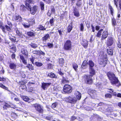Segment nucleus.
Segmentation results:
<instances>
[{
    "instance_id": "1",
    "label": "nucleus",
    "mask_w": 121,
    "mask_h": 121,
    "mask_svg": "<svg viewBox=\"0 0 121 121\" xmlns=\"http://www.w3.org/2000/svg\"><path fill=\"white\" fill-rule=\"evenodd\" d=\"M107 76L112 84L117 86H119L120 85V83L117 78L115 76V74L113 73L110 72H108Z\"/></svg>"
},
{
    "instance_id": "2",
    "label": "nucleus",
    "mask_w": 121,
    "mask_h": 121,
    "mask_svg": "<svg viewBox=\"0 0 121 121\" xmlns=\"http://www.w3.org/2000/svg\"><path fill=\"white\" fill-rule=\"evenodd\" d=\"M89 73L90 75H86V78L87 83L91 84L92 83V79L91 77H92L93 75L95 74V71L92 68H90Z\"/></svg>"
},
{
    "instance_id": "3",
    "label": "nucleus",
    "mask_w": 121,
    "mask_h": 121,
    "mask_svg": "<svg viewBox=\"0 0 121 121\" xmlns=\"http://www.w3.org/2000/svg\"><path fill=\"white\" fill-rule=\"evenodd\" d=\"M64 49L67 50H70L72 49L71 41L69 40H67L64 44Z\"/></svg>"
},
{
    "instance_id": "4",
    "label": "nucleus",
    "mask_w": 121,
    "mask_h": 121,
    "mask_svg": "<svg viewBox=\"0 0 121 121\" xmlns=\"http://www.w3.org/2000/svg\"><path fill=\"white\" fill-rule=\"evenodd\" d=\"M65 101L67 102L72 104H74L77 101V99L75 97L72 98L69 96L66 99Z\"/></svg>"
},
{
    "instance_id": "5",
    "label": "nucleus",
    "mask_w": 121,
    "mask_h": 121,
    "mask_svg": "<svg viewBox=\"0 0 121 121\" xmlns=\"http://www.w3.org/2000/svg\"><path fill=\"white\" fill-rule=\"evenodd\" d=\"M63 91L65 93H70L72 91V88L70 85H65L64 86Z\"/></svg>"
},
{
    "instance_id": "6",
    "label": "nucleus",
    "mask_w": 121,
    "mask_h": 121,
    "mask_svg": "<svg viewBox=\"0 0 121 121\" xmlns=\"http://www.w3.org/2000/svg\"><path fill=\"white\" fill-rule=\"evenodd\" d=\"M106 91L110 93H112L113 95L117 96L121 98V94L120 93H118L117 94L116 92L114 91V90L112 89L111 88H106Z\"/></svg>"
},
{
    "instance_id": "7",
    "label": "nucleus",
    "mask_w": 121,
    "mask_h": 121,
    "mask_svg": "<svg viewBox=\"0 0 121 121\" xmlns=\"http://www.w3.org/2000/svg\"><path fill=\"white\" fill-rule=\"evenodd\" d=\"M34 107L35 109L39 112L41 113L43 112V110L40 104H35L34 105Z\"/></svg>"
},
{
    "instance_id": "8",
    "label": "nucleus",
    "mask_w": 121,
    "mask_h": 121,
    "mask_svg": "<svg viewBox=\"0 0 121 121\" xmlns=\"http://www.w3.org/2000/svg\"><path fill=\"white\" fill-rule=\"evenodd\" d=\"M37 7V6H35L33 7L32 9H31V6H30V9L29 8H26L30 11V13L31 14L34 15L36 12Z\"/></svg>"
},
{
    "instance_id": "9",
    "label": "nucleus",
    "mask_w": 121,
    "mask_h": 121,
    "mask_svg": "<svg viewBox=\"0 0 121 121\" xmlns=\"http://www.w3.org/2000/svg\"><path fill=\"white\" fill-rule=\"evenodd\" d=\"M73 13L76 17H78L80 16V14L78 12L79 8L78 7H73Z\"/></svg>"
},
{
    "instance_id": "10",
    "label": "nucleus",
    "mask_w": 121,
    "mask_h": 121,
    "mask_svg": "<svg viewBox=\"0 0 121 121\" xmlns=\"http://www.w3.org/2000/svg\"><path fill=\"white\" fill-rule=\"evenodd\" d=\"M25 2L26 8H29L30 9L31 6L29 4H33L34 2L33 0H26Z\"/></svg>"
},
{
    "instance_id": "11",
    "label": "nucleus",
    "mask_w": 121,
    "mask_h": 121,
    "mask_svg": "<svg viewBox=\"0 0 121 121\" xmlns=\"http://www.w3.org/2000/svg\"><path fill=\"white\" fill-rule=\"evenodd\" d=\"M113 43V40L112 37H109L108 39L107 45L108 47L111 46Z\"/></svg>"
},
{
    "instance_id": "12",
    "label": "nucleus",
    "mask_w": 121,
    "mask_h": 121,
    "mask_svg": "<svg viewBox=\"0 0 121 121\" xmlns=\"http://www.w3.org/2000/svg\"><path fill=\"white\" fill-rule=\"evenodd\" d=\"M51 84V83H45L43 82L42 84L41 87L44 90H45Z\"/></svg>"
},
{
    "instance_id": "13",
    "label": "nucleus",
    "mask_w": 121,
    "mask_h": 121,
    "mask_svg": "<svg viewBox=\"0 0 121 121\" xmlns=\"http://www.w3.org/2000/svg\"><path fill=\"white\" fill-rule=\"evenodd\" d=\"M115 4L117 8L118 7V4H119L120 9L121 10V0H114Z\"/></svg>"
},
{
    "instance_id": "14",
    "label": "nucleus",
    "mask_w": 121,
    "mask_h": 121,
    "mask_svg": "<svg viewBox=\"0 0 121 121\" xmlns=\"http://www.w3.org/2000/svg\"><path fill=\"white\" fill-rule=\"evenodd\" d=\"M108 108L107 109L106 113L107 112V111L109 113V114H108V115H111L112 113H113L112 112L113 110L112 108L111 105H108Z\"/></svg>"
},
{
    "instance_id": "15",
    "label": "nucleus",
    "mask_w": 121,
    "mask_h": 121,
    "mask_svg": "<svg viewBox=\"0 0 121 121\" xmlns=\"http://www.w3.org/2000/svg\"><path fill=\"white\" fill-rule=\"evenodd\" d=\"M75 95L76 97V99L77 98L78 100L80 99L81 97V95L80 92L78 91H76L75 92Z\"/></svg>"
},
{
    "instance_id": "16",
    "label": "nucleus",
    "mask_w": 121,
    "mask_h": 121,
    "mask_svg": "<svg viewBox=\"0 0 121 121\" xmlns=\"http://www.w3.org/2000/svg\"><path fill=\"white\" fill-rule=\"evenodd\" d=\"M16 64L13 62H11L9 64V67L11 69H16Z\"/></svg>"
},
{
    "instance_id": "17",
    "label": "nucleus",
    "mask_w": 121,
    "mask_h": 121,
    "mask_svg": "<svg viewBox=\"0 0 121 121\" xmlns=\"http://www.w3.org/2000/svg\"><path fill=\"white\" fill-rule=\"evenodd\" d=\"M34 54H35L36 55H39L40 54H42L43 55H45V53L42 51H39L34 50L32 52Z\"/></svg>"
},
{
    "instance_id": "18",
    "label": "nucleus",
    "mask_w": 121,
    "mask_h": 121,
    "mask_svg": "<svg viewBox=\"0 0 121 121\" xmlns=\"http://www.w3.org/2000/svg\"><path fill=\"white\" fill-rule=\"evenodd\" d=\"M83 43H82V45L85 48H86L88 44V41L85 40L82 41Z\"/></svg>"
},
{
    "instance_id": "19",
    "label": "nucleus",
    "mask_w": 121,
    "mask_h": 121,
    "mask_svg": "<svg viewBox=\"0 0 121 121\" xmlns=\"http://www.w3.org/2000/svg\"><path fill=\"white\" fill-rule=\"evenodd\" d=\"M21 52L23 55L27 56L28 55V52L25 49L22 48L21 49Z\"/></svg>"
},
{
    "instance_id": "20",
    "label": "nucleus",
    "mask_w": 121,
    "mask_h": 121,
    "mask_svg": "<svg viewBox=\"0 0 121 121\" xmlns=\"http://www.w3.org/2000/svg\"><path fill=\"white\" fill-rule=\"evenodd\" d=\"M20 59L22 60L23 63L25 64H26L27 63L26 60L25 59L23 56L22 55H20Z\"/></svg>"
},
{
    "instance_id": "21",
    "label": "nucleus",
    "mask_w": 121,
    "mask_h": 121,
    "mask_svg": "<svg viewBox=\"0 0 121 121\" xmlns=\"http://www.w3.org/2000/svg\"><path fill=\"white\" fill-rule=\"evenodd\" d=\"M13 18L15 20H18L19 21H21L22 18L20 15H16L13 16Z\"/></svg>"
},
{
    "instance_id": "22",
    "label": "nucleus",
    "mask_w": 121,
    "mask_h": 121,
    "mask_svg": "<svg viewBox=\"0 0 121 121\" xmlns=\"http://www.w3.org/2000/svg\"><path fill=\"white\" fill-rule=\"evenodd\" d=\"M28 23L32 26L35 23V19L33 18L32 19H29L28 20Z\"/></svg>"
},
{
    "instance_id": "23",
    "label": "nucleus",
    "mask_w": 121,
    "mask_h": 121,
    "mask_svg": "<svg viewBox=\"0 0 121 121\" xmlns=\"http://www.w3.org/2000/svg\"><path fill=\"white\" fill-rule=\"evenodd\" d=\"M48 76L51 78H56L57 76L54 73H51L48 74Z\"/></svg>"
},
{
    "instance_id": "24",
    "label": "nucleus",
    "mask_w": 121,
    "mask_h": 121,
    "mask_svg": "<svg viewBox=\"0 0 121 121\" xmlns=\"http://www.w3.org/2000/svg\"><path fill=\"white\" fill-rule=\"evenodd\" d=\"M49 34L46 35L42 38V40L43 41H46L49 38Z\"/></svg>"
},
{
    "instance_id": "25",
    "label": "nucleus",
    "mask_w": 121,
    "mask_h": 121,
    "mask_svg": "<svg viewBox=\"0 0 121 121\" xmlns=\"http://www.w3.org/2000/svg\"><path fill=\"white\" fill-rule=\"evenodd\" d=\"M10 107V106L9 104L7 103H5L4 105L3 108L4 109H7L9 108Z\"/></svg>"
},
{
    "instance_id": "26",
    "label": "nucleus",
    "mask_w": 121,
    "mask_h": 121,
    "mask_svg": "<svg viewBox=\"0 0 121 121\" xmlns=\"http://www.w3.org/2000/svg\"><path fill=\"white\" fill-rule=\"evenodd\" d=\"M64 60L63 58H60L59 59V62L60 65H62L64 63Z\"/></svg>"
},
{
    "instance_id": "27",
    "label": "nucleus",
    "mask_w": 121,
    "mask_h": 121,
    "mask_svg": "<svg viewBox=\"0 0 121 121\" xmlns=\"http://www.w3.org/2000/svg\"><path fill=\"white\" fill-rule=\"evenodd\" d=\"M27 35L31 37L34 36L35 33L33 32L30 31L27 33Z\"/></svg>"
},
{
    "instance_id": "28",
    "label": "nucleus",
    "mask_w": 121,
    "mask_h": 121,
    "mask_svg": "<svg viewBox=\"0 0 121 121\" xmlns=\"http://www.w3.org/2000/svg\"><path fill=\"white\" fill-rule=\"evenodd\" d=\"M73 67L75 71H77V68L78 67V66L77 64L75 63L73 64Z\"/></svg>"
},
{
    "instance_id": "29",
    "label": "nucleus",
    "mask_w": 121,
    "mask_h": 121,
    "mask_svg": "<svg viewBox=\"0 0 121 121\" xmlns=\"http://www.w3.org/2000/svg\"><path fill=\"white\" fill-rule=\"evenodd\" d=\"M23 25L25 28H29L30 26H31V25L28 23H25L23 24Z\"/></svg>"
},
{
    "instance_id": "30",
    "label": "nucleus",
    "mask_w": 121,
    "mask_h": 121,
    "mask_svg": "<svg viewBox=\"0 0 121 121\" xmlns=\"http://www.w3.org/2000/svg\"><path fill=\"white\" fill-rule=\"evenodd\" d=\"M22 99L23 100L26 102L28 101L30 99L29 98L26 96H23Z\"/></svg>"
},
{
    "instance_id": "31",
    "label": "nucleus",
    "mask_w": 121,
    "mask_h": 121,
    "mask_svg": "<svg viewBox=\"0 0 121 121\" xmlns=\"http://www.w3.org/2000/svg\"><path fill=\"white\" fill-rule=\"evenodd\" d=\"M0 87L8 91V88L1 83H0Z\"/></svg>"
},
{
    "instance_id": "32",
    "label": "nucleus",
    "mask_w": 121,
    "mask_h": 121,
    "mask_svg": "<svg viewBox=\"0 0 121 121\" xmlns=\"http://www.w3.org/2000/svg\"><path fill=\"white\" fill-rule=\"evenodd\" d=\"M89 64L90 67V68H92L94 66V63L91 60L89 61Z\"/></svg>"
},
{
    "instance_id": "33",
    "label": "nucleus",
    "mask_w": 121,
    "mask_h": 121,
    "mask_svg": "<svg viewBox=\"0 0 121 121\" xmlns=\"http://www.w3.org/2000/svg\"><path fill=\"white\" fill-rule=\"evenodd\" d=\"M107 52L109 55H112L113 53L112 50V49H107Z\"/></svg>"
},
{
    "instance_id": "34",
    "label": "nucleus",
    "mask_w": 121,
    "mask_h": 121,
    "mask_svg": "<svg viewBox=\"0 0 121 121\" xmlns=\"http://www.w3.org/2000/svg\"><path fill=\"white\" fill-rule=\"evenodd\" d=\"M30 45L32 48H35L38 47L37 45L34 43H31Z\"/></svg>"
},
{
    "instance_id": "35",
    "label": "nucleus",
    "mask_w": 121,
    "mask_h": 121,
    "mask_svg": "<svg viewBox=\"0 0 121 121\" xmlns=\"http://www.w3.org/2000/svg\"><path fill=\"white\" fill-rule=\"evenodd\" d=\"M68 82V81L66 80L65 78H63V79L61 81V84L62 85Z\"/></svg>"
},
{
    "instance_id": "36",
    "label": "nucleus",
    "mask_w": 121,
    "mask_h": 121,
    "mask_svg": "<svg viewBox=\"0 0 121 121\" xmlns=\"http://www.w3.org/2000/svg\"><path fill=\"white\" fill-rule=\"evenodd\" d=\"M40 4L41 10H43L44 8V3L43 2H41L40 3Z\"/></svg>"
},
{
    "instance_id": "37",
    "label": "nucleus",
    "mask_w": 121,
    "mask_h": 121,
    "mask_svg": "<svg viewBox=\"0 0 121 121\" xmlns=\"http://www.w3.org/2000/svg\"><path fill=\"white\" fill-rule=\"evenodd\" d=\"M106 31H104L102 35V39L103 40L105 39L106 38Z\"/></svg>"
},
{
    "instance_id": "38",
    "label": "nucleus",
    "mask_w": 121,
    "mask_h": 121,
    "mask_svg": "<svg viewBox=\"0 0 121 121\" xmlns=\"http://www.w3.org/2000/svg\"><path fill=\"white\" fill-rule=\"evenodd\" d=\"M109 9L110 10V11H111V14L112 15H113V9L112 8V6H111V5H109Z\"/></svg>"
},
{
    "instance_id": "39",
    "label": "nucleus",
    "mask_w": 121,
    "mask_h": 121,
    "mask_svg": "<svg viewBox=\"0 0 121 121\" xmlns=\"http://www.w3.org/2000/svg\"><path fill=\"white\" fill-rule=\"evenodd\" d=\"M72 29V25H69L68 27V32H69Z\"/></svg>"
},
{
    "instance_id": "40",
    "label": "nucleus",
    "mask_w": 121,
    "mask_h": 121,
    "mask_svg": "<svg viewBox=\"0 0 121 121\" xmlns=\"http://www.w3.org/2000/svg\"><path fill=\"white\" fill-rule=\"evenodd\" d=\"M35 64L38 66H42L43 65L42 63L39 62H35Z\"/></svg>"
},
{
    "instance_id": "41",
    "label": "nucleus",
    "mask_w": 121,
    "mask_h": 121,
    "mask_svg": "<svg viewBox=\"0 0 121 121\" xmlns=\"http://www.w3.org/2000/svg\"><path fill=\"white\" fill-rule=\"evenodd\" d=\"M10 48L11 49L13 50L14 51L13 52H15L16 49L15 46L14 45H12L11 46H10Z\"/></svg>"
},
{
    "instance_id": "42",
    "label": "nucleus",
    "mask_w": 121,
    "mask_h": 121,
    "mask_svg": "<svg viewBox=\"0 0 121 121\" xmlns=\"http://www.w3.org/2000/svg\"><path fill=\"white\" fill-rule=\"evenodd\" d=\"M39 28L40 30H46V29L41 25H39Z\"/></svg>"
},
{
    "instance_id": "43",
    "label": "nucleus",
    "mask_w": 121,
    "mask_h": 121,
    "mask_svg": "<svg viewBox=\"0 0 121 121\" xmlns=\"http://www.w3.org/2000/svg\"><path fill=\"white\" fill-rule=\"evenodd\" d=\"M82 3L80 1H78L77 2L76 4V5L77 7H79L81 5Z\"/></svg>"
},
{
    "instance_id": "44",
    "label": "nucleus",
    "mask_w": 121,
    "mask_h": 121,
    "mask_svg": "<svg viewBox=\"0 0 121 121\" xmlns=\"http://www.w3.org/2000/svg\"><path fill=\"white\" fill-rule=\"evenodd\" d=\"M103 29H101L98 32L97 34L96 35V36L98 37H99L101 35V31H103Z\"/></svg>"
},
{
    "instance_id": "45",
    "label": "nucleus",
    "mask_w": 121,
    "mask_h": 121,
    "mask_svg": "<svg viewBox=\"0 0 121 121\" xmlns=\"http://www.w3.org/2000/svg\"><path fill=\"white\" fill-rule=\"evenodd\" d=\"M5 28L7 29V30L10 31L11 32V30L10 27V26H8L7 25H6L5 26Z\"/></svg>"
},
{
    "instance_id": "46",
    "label": "nucleus",
    "mask_w": 121,
    "mask_h": 121,
    "mask_svg": "<svg viewBox=\"0 0 121 121\" xmlns=\"http://www.w3.org/2000/svg\"><path fill=\"white\" fill-rule=\"evenodd\" d=\"M53 65L50 64H49L48 65V69H52L53 68Z\"/></svg>"
},
{
    "instance_id": "47",
    "label": "nucleus",
    "mask_w": 121,
    "mask_h": 121,
    "mask_svg": "<svg viewBox=\"0 0 121 121\" xmlns=\"http://www.w3.org/2000/svg\"><path fill=\"white\" fill-rule=\"evenodd\" d=\"M26 7L24 5H21L20 7V9L21 10H24L25 9Z\"/></svg>"
},
{
    "instance_id": "48",
    "label": "nucleus",
    "mask_w": 121,
    "mask_h": 121,
    "mask_svg": "<svg viewBox=\"0 0 121 121\" xmlns=\"http://www.w3.org/2000/svg\"><path fill=\"white\" fill-rule=\"evenodd\" d=\"M112 23L113 25V26H115L116 25V21L114 19V18H113V19L112 18Z\"/></svg>"
},
{
    "instance_id": "49",
    "label": "nucleus",
    "mask_w": 121,
    "mask_h": 121,
    "mask_svg": "<svg viewBox=\"0 0 121 121\" xmlns=\"http://www.w3.org/2000/svg\"><path fill=\"white\" fill-rule=\"evenodd\" d=\"M80 30L81 31H83V29H84V27L83 26V24L82 23H81L80 24Z\"/></svg>"
},
{
    "instance_id": "50",
    "label": "nucleus",
    "mask_w": 121,
    "mask_h": 121,
    "mask_svg": "<svg viewBox=\"0 0 121 121\" xmlns=\"http://www.w3.org/2000/svg\"><path fill=\"white\" fill-rule=\"evenodd\" d=\"M48 46L50 48H52L53 47V45L52 43H48Z\"/></svg>"
},
{
    "instance_id": "51",
    "label": "nucleus",
    "mask_w": 121,
    "mask_h": 121,
    "mask_svg": "<svg viewBox=\"0 0 121 121\" xmlns=\"http://www.w3.org/2000/svg\"><path fill=\"white\" fill-rule=\"evenodd\" d=\"M87 63L86 61H84L83 63L82 66H86V65H87Z\"/></svg>"
},
{
    "instance_id": "52",
    "label": "nucleus",
    "mask_w": 121,
    "mask_h": 121,
    "mask_svg": "<svg viewBox=\"0 0 121 121\" xmlns=\"http://www.w3.org/2000/svg\"><path fill=\"white\" fill-rule=\"evenodd\" d=\"M57 104L56 103H54L52 104V108H55Z\"/></svg>"
},
{
    "instance_id": "53",
    "label": "nucleus",
    "mask_w": 121,
    "mask_h": 121,
    "mask_svg": "<svg viewBox=\"0 0 121 121\" xmlns=\"http://www.w3.org/2000/svg\"><path fill=\"white\" fill-rule=\"evenodd\" d=\"M112 95L109 94H106V98H111L112 97Z\"/></svg>"
},
{
    "instance_id": "54",
    "label": "nucleus",
    "mask_w": 121,
    "mask_h": 121,
    "mask_svg": "<svg viewBox=\"0 0 121 121\" xmlns=\"http://www.w3.org/2000/svg\"><path fill=\"white\" fill-rule=\"evenodd\" d=\"M54 20L53 18L52 19L50 20V23L51 24V25H53V22H54Z\"/></svg>"
},
{
    "instance_id": "55",
    "label": "nucleus",
    "mask_w": 121,
    "mask_h": 121,
    "mask_svg": "<svg viewBox=\"0 0 121 121\" xmlns=\"http://www.w3.org/2000/svg\"><path fill=\"white\" fill-rule=\"evenodd\" d=\"M35 60V58L33 57H32L30 58V61L32 62L33 64H34L33 62Z\"/></svg>"
},
{
    "instance_id": "56",
    "label": "nucleus",
    "mask_w": 121,
    "mask_h": 121,
    "mask_svg": "<svg viewBox=\"0 0 121 121\" xmlns=\"http://www.w3.org/2000/svg\"><path fill=\"white\" fill-rule=\"evenodd\" d=\"M93 35H91V37L90 39V42L91 43H92L93 41V40L92 39L93 38Z\"/></svg>"
},
{
    "instance_id": "57",
    "label": "nucleus",
    "mask_w": 121,
    "mask_h": 121,
    "mask_svg": "<svg viewBox=\"0 0 121 121\" xmlns=\"http://www.w3.org/2000/svg\"><path fill=\"white\" fill-rule=\"evenodd\" d=\"M6 78H1L0 77V81H6Z\"/></svg>"
},
{
    "instance_id": "58",
    "label": "nucleus",
    "mask_w": 121,
    "mask_h": 121,
    "mask_svg": "<svg viewBox=\"0 0 121 121\" xmlns=\"http://www.w3.org/2000/svg\"><path fill=\"white\" fill-rule=\"evenodd\" d=\"M17 35L21 37H22L23 36V35L22 33L20 31L19 33H18L17 34Z\"/></svg>"
},
{
    "instance_id": "59",
    "label": "nucleus",
    "mask_w": 121,
    "mask_h": 121,
    "mask_svg": "<svg viewBox=\"0 0 121 121\" xmlns=\"http://www.w3.org/2000/svg\"><path fill=\"white\" fill-rule=\"evenodd\" d=\"M55 9L53 8L52 9L51 13H55Z\"/></svg>"
},
{
    "instance_id": "60",
    "label": "nucleus",
    "mask_w": 121,
    "mask_h": 121,
    "mask_svg": "<svg viewBox=\"0 0 121 121\" xmlns=\"http://www.w3.org/2000/svg\"><path fill=\"white\" fill-rule=\"evenodd\" d=\"M26 83V82L25 81H22L20 82H19V84H20L21 85L23 84L24 83Z\"/></svg>"
},
{
    "instance_id": "61",
    "label": "nucleus",
    "mask_w": 121,
    "mask_h": 121,
    "mask_svg": "<svg viewBox=\"0 0 121 121\" xmlns=\"http://www.w3.org/2000/svg\"><path fill=\"white\" fill-rule=\"evenodd\" d=\"M96 116L97 117L98 120L99 121H101L102 120V118L101 117H99L98 115H96Z\"/></svg>"
},
{
    "instance_id": "62",
    "label": "nucleus",
    "mask_w": 121,
    "mask_h": 121,
    "mask_svg": "<svg viewBox=\"0 0 121 121\" xmlns=\"http://www.w3.org/2000/svg\"><path fill=\"white\" fill-rule=\"evenodd\" d=\"M0 28L2 30L3 32H4V30L5 29V27L3 26H0Z\"/></svg>"
},
{
    "instance_id": "63",
    "label": "nucleus",
    "mask_w": 121,
    "mask_h": 121,
    "mask_svg": "<svg viewBox=\"0 0 121 121\" xmlns=\"http://www.w3.org/2000/svg\"><path fill=\"white\" fill-rule=\"evenodd\" d=\"M117 45L118 47L119 48H121V44L120 43V42H118L117 44Z\"/></svg>"
},
{
    "instance_id": "64",
    "label": "nucleus",
    "mask_w": 121,
    "mask_h": 121,
    "mask_svg": "<svg viewBox=\"0 0 121 121\" xmlns=\"http://www.w3.org/2000/svg\"><path fill=\"white\" fill-rule=\"evenodd\" d=\"M13 38L10 37L9 38V39H10L12 41H15V38Z\"/></svg>"
}]
</instances>
